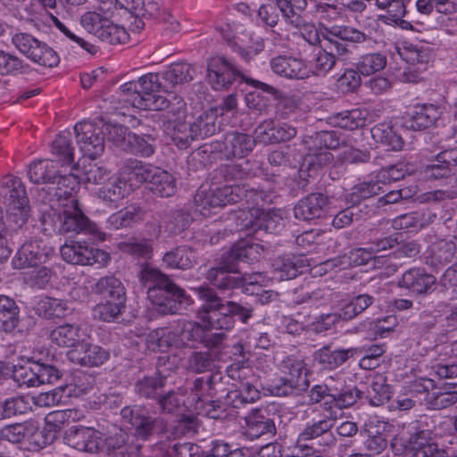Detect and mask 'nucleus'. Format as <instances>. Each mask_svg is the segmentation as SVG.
<instances>
[{
  "mask_svg": "<svg viewBox=\"0 0 457 457\" xmlns=\"http://www.w3.org/2000/svg\"><path fill=\"white\" fill-rule=\"evenodd\" d=\"M236 228L246 237H257L262 230L270 234L278 233L284 228V222L281 216L276 213H264L260 208H252L250 215L248 212H243L237 217Z\"/></svg>",
  "mask_w": 457,
  "mask_h": 457,
  "instance_id": "obj_15",
  "label": "nucleus"
},
{
  "mask_svg": "<svg viewBox=\"0 0 457 457\" xmlns=\"http://www.w3.org/2000/svg\"><path fill=\"white\" fill-rule=\"evenodd\" d=\"M47 260V252L42 242L31 240L24 243L12 258L15 269L37 268Z\"/></svg>",
  "mask_w": 457,
  "mask_h": 457,
  "instance_id": "obj_27",
  "label": "nucleus"
},
{
  "mask_svg": "<svg viewBox=\"0 0 457 457\" xmlns=\"http://www.w3.org/2000/svg\"><path fill=\"white\" fill-rule=\"evenodd\" d=\"M207 79L215 90L228 89L237 79H241L266 93L276 92V89L270 85L246 78L231 60L222 55L213 56L208 60Z\"/></svg>",
  "mask_w": 457,
  "mask_h": 457,
  "instance_id": "obj_4",
  "label": "nucleus"
},
{
  "mask_svg": "<svg viewBox=\"0 0 457 457\" xmlns=\"http://www.w3.org/2000/svg\"><path fill=\"white\" fill-rule=\"evenodd\" d=\"M386 262L383 257H376L372 249L368 247L353 249L348 254L324 262V266L327 270L328 268H336L339 265L357 267L371 262L374 268H380Z\"/></svg>",
  "mask_w": 457,
  "mask_h": 457,
  "instance_id": "obj_33",
  "label": "nucleus"
},
{
  "mask_svg": "<svg viewBox=\"0 0 457 457\" xmlns=\"http://www.w3.org/2000/svg\"><path fill=\"white\" fill-rule=\"evenodd\" d=\"M4 204L10 210L26 208L29 205V198L21 180L13 176H7L4 180Z\"/></svg>",
  "mask_w": 457,
  "mask_h": 457,
  "instance_id": "obj_39",
  "label": "nucleus"
},
{
  "mask_svg": "<svg viewBox=\"0 0 457 457\" xmlns=\"http://www.w3.org/2000/svg\"><path fill=\"white\" fill-rule=\"evenodd\" d=\"M285 377L273 380L269 391L276 396L298 395L309 387L307 370L300 358L290 355L286 357L281 363Z\"/></svg>",
  "mask_w": 457,
  "mask_h": 457,
  "instance_id": "obj_6",
  "label": "nucleus"
},
{
  "mask_svg": "<svg viewBox=\"0 0 457 457\" xmlns=\"http://www.w3.org/2000/svg\"><path fill=\"white\" fill-rule=\"evenodd\" d=\"M336 419L326 415L321 419H313L299 433L292 453L287 457H308L320 447L327 450L336 444V437L331 429Z\"/></svg>",
  "mask_w": 457,
  "mask_h": 457,
  "instance_id": "obj_3",
  "label": "nucleus"
},
{
  "mask_svg": "<svg viewBox=\"0 0 457 457\" xmlns=\"http://www.w3.org/2000/svg\"><path fill=\"white\" fill-rule=\"evenodd\" d=\"M260 398L259 390L250 382L241 381L229 390L225 397V403L232 408L239 409L247 403H253Z\"/></svg>",
  "mask_w": 457,
  "mask_h": 457,
  "instance_id": "obj_40",
  "label": "nucleus"
},
{
  "mask_svg": "<svg viewBox=\"0 0 457 457\" xmlns=\"http://www.w3.org/2000/svg\"><path fill=\"white\" fill-rule=\"evenodd\" d=\"M228 185L210 190L200 189L195 196L196 211L204 216L211 213V211L217 207L231 204Z\"/></svg>",
  "mask_w": 457,
  "mask_h": 457,
  "instance_id": "obj_26",
  "label": "nucleus"
},
{
  "mask_svg": "<svg viewBox=\"0 0 457 457\" xmlns=\"http://www.w3.org/2000/svg\"><path fill=\"white\" fill-rule=\"evenodd\" d=\"M72 389L69 386H57L54 389L32 396V402L38 407H52L66 403L71 395Z\"/></svg>",
  "mask_w": 457,
  "mask_h": 457,
  "instance_id": "obj_55",
  "label": "nucleus"
},
{
  "mask_svg": "<svg viewBox=\"0 0 457 457\" xmlns=\"http://www.w3.org/2000/svg\"><path fill=\"white\" fill-rule=\"evenodd\" d=\"M57 165L51 160H38L29 165L28 175L31 182L35 184L43 183L46 187L55 185L57 178Z\"/></svg>",
  "mask_w": 457,
  "mask_h": 457,
  "instance_id": "obj_41",
  "label": "nucleus"
},
{
  "mask_svg": "<svg viewBox=\"0 0 457 457\" xmlns=\"http://www.w3.org/2000/svg\"><path fill=\"white\" fill-rule=\"evenodd\" d=\"M436 282L435 276L428 273L425 269L412 268L402 275L397 286L414 295H425L430 292Z\"/></svg>",
  "mask_w": 457,
  "mask_h": 457,
  "instance_id": "obj_25",
  "label": "nucleus"
},
{
  "mask_svg": "<svg viewBox=\"0 0 457 457\" xmlns=\"http://www.w3.org/2000/svg\"><path fill=\"white\" fill-rule=\"evenodd\" d=\"M294 126L283 122L274 126L271 120H265L255 129L256 138L263 144H276L289 141L296 136Z\"/></svg>",
  "mask_w": 457,
  "mask_h": 457,
  "instance_id": "obj_34",
  "label": "nucleus"
},
{
  "mask_svg": "<svg viewBox=\"0 0 457 457\" xmlns=\"http://www.w3.org/2000/svg\"><path fill=\"white\" fill-rule=\"evenodd\" d=\"M123 8L119 0H97L95 11L85 12L80 19L81 26L101 41L110 45L124 44L129 34L124 28L114 24L111 17Z\"/></svg>",
  "mask_w": 457,
  "mask_h": 457,
  "instance_id": "obj_2",
  "label": "nucleus"
},
{
  "mask_svg": "<svg viewBox=\"0 0 457 457\" xmlns=\"http://www.w3.org/2000/svg\"><path fill=\"white\" fill-rule=\"evenodd\" d=\"M228 187L229 190L233 191L230 194L231 204L240 202H245V204H247V206H245L247 211L244 210L240 212L237 217L240 216L243 212H248L250 214L252 208H260L259 206L262 205L264 203L270 202V194L264 190H258L245 184L230 185ZM237 219V218H236V220Z\"/></svg>",
  "mask_w": 457,
  "mask_h": 457,
  "instance_id": "obj_29",
  "label": "nucleus"
},
{
  "mask_svg": "<svg viewBox=\"0 0 457 457\" xmlns=\"http://www.w3.org/2000/svg\"><path fill=\"white\" fill-rule=\"evenodd\" d=\"M12 43L28 59L41 66L52 68L60 62L59 55L53 48L31 34L16 32L12 37Z\"/></svg>",
  "mask_w": 457,
  "mask_h": 457,
  "instance_id": "obj_10",
  "label": "nucleus"
},
{
  "mask_svg": "<svg viewBox=\"0 0 457 457\" xmlns=\"http://www.w3.org/2000/svg\"><path fill=\"white\" fill-rule=\"evenodd\" d=\"M386 65V56L381 53H369L360 56L356 69L361 75L370 76L382 71Z\"/></svg>",
  "mask_w": 457,
  "mask_h": 457,
  "instance_id": "obj_63",
  "label": "nucleus"
},
{
  "mask_svg": "<svg viewBox=\"0 0 457 457\" xmlns=\"http://www.w3.org/2000/svg\"><path fill=\"white\" fill-rule=\"evenodd\" d=\"M306 144L308 152L303 166L306 165L310 172H315L333 160L328 150L337 148L340 142L335 131L322 130L312 136Z\"/></svg>",
  "mask_w": 457,
  "mask_h": 457,
  "instance_id": "obj_8",
  "label": "nucleus"
},
{
  "mask_svg": "<svg viewBox=\"0 0 457 457\" xmlns=\"http://www.w3.org/2000/svg\"><path fill=\"white\" fill-rule=\"evenodd\" d=\"M428 433L420 430L409 439V457H448L445 449L428 442Z\"/></svg>",
  "mask_w": 457,
  "mask_h": 457,
  "instance_id": "obj_37",
  "label": "nucleus"
},
{
  "mask_svg": "<svg viewBox=\"0 0 457 457\" xmlns=\"http://www.w3.org/2000/svg\"><path fill=\"white\" fill-rule=\"evenodd\" d=\"M80 327L75 324H64L52 330L50 338L53 344L61 347L76 348L82 341Z\"/></svg>",
  "mask_w": 457,
  "mask_h": 457,
  "instance_id": "obj_43",
  "label": "nucleus"
},
{
  "mask_svg": "<svg viewBox=\"0 0 457 457\" xmlns=\"http://www.w3.org/2000/svg\"><path fill=\"white\" fill-rule=\"evenodd\" d=\"M372 138L392 151H400L404 145L402 136L394 129V127L379 123L374 126L371 130Z\"/></svg>",
  "mask_w": 457,
  "mask_h": 457,
  "instance_id": "obj_46",
  "label": "nucleus"
},
{
  "mask_svg": "<svg viewBox=\"0 0 457 457\" xmlns=\"http://www.w3.org/2000/svg\"><path fill=\"white\" fill-rule=\"evenodd\" d=\"M328 204L327 195L321 193H312L302 198L295 205L293 212L295 219L312 220L320 218Z\"/></svg>",
  "mask_w": 457,
  "mask_h": 457,
  "instance_id": "obj_32",
  "label": "nucleus"
},
{
  "mask_svg": "<svg viewBox=\"0 0 457 457\" xmlns=\"http://www.w3.org/2000/svg\"><path fill=\"white\" fill-rule=\"evenodd\" d=\"M307 260L302 255L284 254L272 262L273 273L281 280L293 279L307 268Z\"/></svg>",
  "mask_w": 457,
  "mask_h": 457,
  "instance_id": "obj_36",
  "label": "nucleus"
},
{
  "mask_svg": "<svg viewBox=\"0 0 457 457\" xmlns=\"http://www.w3.org/2000/svg\"><path fill=\"white\" fill-rule=\"evenodd\" d=\"M452 152H442L436 155L432 164L426 167L427 177L441 179L451 174L453 167L457 166V159L450 157Z\"/></svg>",
  "mask_w": 457,
  "mask_h": 457,
  "instance_id": "obj_57",
  "label": "nucleus"
},
{
  "mask_svg": "<svg viewBox=\"0 0 457 457\" xmlns=\"http://www.w3.org/2000/svg\"><path fill=\"white\" fill-rule=\"evenodd\" d=\"M246 434L252 438H258L264 435L274 436L276 427L274 421L265 415L261 409H253L245 418Z\"/></svg>",
  "mask_w": 457,
  "mask_h": 457,
  "instance_id": "obj_38",
  "label": "nucleus"
},
{
  "mask_svg": "<svg viewBox=\"0 0 457 457\" xmlns=\"http://www.w3.org/2000/svg\"><path fill=\"white\" fill-rule=\"evenodd\" d=\"M95 290L105 300L126 301L125 287L114 276L101 278L96 284Z\"/></svg>",
  "mask_w": 457,
  "mask_h": 457,
  "instance_id": "obj_50",
  "label": "nucleus"
},
{
  "mask_svg": "<svg viewBox=\"0 0 457 457\" xmlns=\"http://www.w3.org/2000/svg\"><path fill=\"white\" fill-rule=\"evenodd\" d=\"M215 360L211 351H195L187 357L186 367L194 373H204L212 370Z\"/></svg>",
  "mask_w": 457,
  "mask_h": 457,
  "instance_id": "obj_60",
  "label": "nucleus"
},
{
  "mask_svg": "<svg viewBox=\"0 0 457 457\" xmlns=\"http://www.w3.org/2000/svg\"><path fill=\"white\" fill-rule=\"evenodd\" d=\"M253 308L249 304H243L235 301H225L221 312L215 314L213 320L215 322L212 328L219 330H229L236 324L235 318L246 324L253 317Z\"/></svg>",
  "mask_w": 457,
  "mask_h": 457,
  "instance_id": "obj_23",
  "label": "nucleus"
},
{
  "mask_svg": "<svg viewBox=\"0 0 457 457\" xmlns=\"http://www.w3.org/2000/svg\"><path fill=\"white\" fill-rule=\"evenodd\" d=\"M35 431V427L29 423H15L0 429V438L20 444L31 437Z\"/></svg>",
  "mask_w": 457,
  "mask_h": 457,
  "instance_id": "obj_61",
  "label": "nucleus"
},
{
  "mask_svg": "<svg viewBox=\"0 0 457 457\" xmlns=\"http://www.w3.org/2000/svg\"><path fill=\"white\" fill-rule=\"evenodd\" d=\"M77 184V177L70 173L61 175L57 173L55 185L42 187L37 196V200L44 205H49L50 209L61 206L62 203H67L69 198H76L73 195L74 186Z\"/></svg>",
  "mask_w": 457,
  "mask_h": 457,
  "instance_id": "obj_19",
  "label": "nucleus"
},
{
  "mask_svg": "<svg viewBox=\"0 0 457 457\" xmlns=\"http://www.w3.org/2000/svg\"><path fill=\"white\" fill-rule=\"evenodd\" d=\"M120 415L135 428V437L141 438L143 441H148L155 435L166 431L163 419L151 416L142 406H126L121 409Z\"/></svg>",
  "mask_w": 457,
  "mask_h": 457,
  "instance_id": "obj_13",
  "label": "nucleus"
},
{
  "mask_svg": "<svg viewBox=\"0 0 457 457\" xmlns=\"http://www.w3.org/2000/svg\"><path fill=\"white\" fill-rule=\"evenodd\" d=\"M64 443L81 452L98 453L104 447V436L98 430L87 427H71L63 436Z\"/></svg>",
  "mask_w": 457,
  "mask_h": 457,
  "instance_id": "obj_21",
  "label": "nucleus"
},
{
  "mask_svg": "<svg viewBox=\"0 0 457 457\" xmlns=\"http://www.w3.org/2000/svg\"><path fill=\"white\" fill-rule=\"evenodd\" d=\"M441 115L440 107L431 104H420L413 108L405 124L412 130H423L436 125Z\"/></svg>",
  "mask_w": 457,
  "mask_h": 457,
  "instance_id": "obj_35",
  "label": "nucleus"
},
{
  "mask_svg": "<svg viewBox=\"0 0 457 457\" xmlns=\"http://www.w3.org/2000/svg\"><path fill=\"white\" fill-rule=\"evenodd\" d=\"M195 71V68L187 62H175L163 72L162 78L172 85L183 84L193 80Z\"/></svg>",
  "mask_w": 457,
  "mask_h": 457,
  "instance_id": "obj_62",
  "label": "nucleus"
},
{
  "mask_svg": "<svg viewBox=\"0 0 457 457\" xmlns=\"http://www.w3.org/2000/svg\"><path fill=\"white\" fill-rule=\"evenodd\" d=\"M126 4L137 17L157 19L163 12L162 0H126Z\"/></svg>",
  "mask_w": 457,
  "mask_h": 457,
  "instance_id": "obj_54",
  "label": "nucleus"
},
{
  "mask_svg": "<svg viewBox=\"0 0 457 457\" xmlns=\"http://www.w3.org/2000/svg\"><path fill=\"white\" fill-rule=\"evenodd\" d=\"M346 57H339L336 54V50L333 46L327 45L324 49H321L316 54L314 60L313 73L317 76L324 75L331 71L337 61H346Z\"/></svg>",
  "mask_w": 457,
  "mask_h": 457,
  "instance_id": "obj_59",
  "label": "nucleus"
},
{
  "mask_svg": "<svg viewBox=\"0 0 457 457\" xmlns=\"http://www.w3.org/2000/svg\"><path fill=\"white\" fill-rule=\"evenodd\" d=\"M35 311L37 315L46 319L63 318L67 315L69 307L66 301L43 297L37 303Z\"/></svg>",
  "mask_w": 457,
  "mask_h": 457,
  "instance_id": "obj_53",
  "label": "nucleus"
},
{
  "mask_svg": "<svg viewBox=\"0 0 457 457\" xmlns=\"http://www.w3.org/2000/svg\"><path fill=\"white\" fill-rule=\"evenodd\" d=\"M436 218L434 213L428 217L420 211L411 212L408 213L401 214L392 220V227L395 229H420L424 228L429 222H433V219Z\"/></svg>",
  "mask_w": 457,
  "mask_h": 457,
  "instance_id": "obj_52",
  "label": "nucleus"
},
{
  "mask_svg": "<svg viewBox=\"0 0 457 457\" xmlns=\"http://www.w3.org/2000/svg\"><path fill=\"white\" fill-rule=\"evenodd\" d=\"M62 259L76 265H106L110 261V255L104 250L88 247L80 242L65 244L61 247Z\"/></svg>",
  "mask_w": 457,
  "mask_h": 457,
  "instance_id": "obj_20",
  "label": "nucleus"
},
{
  "mask_svg": "<svg viewBox=\"0 0 457 457\" xmlns=\"http://www.w3.org/2000/svg\"><path fill=\"white\" fill-rule=\"evenodd\" d=\"M12 43L28 59L41 66L52 68L60 62L59 55L53 48L31 34L16 32L12 37Z\"/></svg>",
  "mask_w": 457,
  "mask_h": 457,
  "instance_id": "obj_12",
  "label": "nucleus"
},
{
  "mask_svg": "<svg viewBox=\"0 0 457 457\" xmlns=\"http://www.w3.org/2000/svg\"><path fill=\"white\" fill-rule=\"evenodd\" d=\"M222 377L220 373H213L206 380L204 378H195L190 387L192 400L196 404L204 403V396H214L218 390L217 385L221 382Z\"/></svg>",
  "mask_w": 457,
  "mask_h": 457,
  "instance_id": "obj_48",
  "label": "nucleus"
},
{
  "mask_svg": "<svg viewBox=\"0 0 457 457\" xmlns=\"http://www.w3.org/2000/svg\"><path fill=\"white\" fill-rule=\"evenodd\" d=\"M399 54L406 62L401 79L408 83L421 81L432 59L431 48L424 44H410L400 49Z\"/></svg>",
  "mask_w": 457,
  "mask_h": 457,
  "instance_id": "obj_9",
  "label": "nucleus"
},
{
  "mask_svg": "<svg viewBox=\"0 0 457 457\" xmlns=\"http://www.w3.org/2000/svg\"><path fill=\"white\" fill-rule=\"evenodd\" d=\"M198 298L204 302L198 311V316L204 323H206L209 328H212L215 322L213 318L215 314L221 312L225 301L222 300L213 287L209 286H201L194 289Z\"/></svg>",
  "mask_w": 457,
  "mask_h": 457,
  "instance_id": "obj_28",
  "label": "nucleus"
},
{
  "mask_svg": "<svg viewBox=\"0 0 457 457\" xmlns=\"http://www.w3.org/2000/svg\"><path fill=\"white\" fill-rule=\"evenodd\" d=\"M30 410L29 403L25 396L16 395L0 400V420L25 414Z\"/></svg>",
  "mask_w": 457,
  "mask_h": 457,
  "instance_id": "obj_58",
  "label": "nucleus"
},
{
  "mask_svg": "<svg viewBox=\"0 0 457 457\" xmlns=\"http://www.w3.org/2000/svg\"><path fill=\"white\" fill-rule=\"evenodd\" d=\"M162 261L169 268L189 270L195 263V254L191 247L179 245L167 252L163 255Z\"/></svg>",
  "mask_w": 457,
  "mask_h": 457,
  "instance_id": "obj_45",
  "label": "nucleus"
},
{
  "mask_svg": "<svg viewBox=\"0 0 457 457\" xmlns=\"http://www.w3.org/2000/svg\"><path fill=\"white\" fill-rule=\"evenodd\" d=\"M70 361L84 367H99L110 358V353L104 347L83 340L76 348L67 352Z\"/></svg>",
  "mask_w": 457,
  "mask_h": 457,
  "instance_id": "obj_22",
  "label": "nucleus"
},
{
  "mask_svg": "<svg viewBox=\"0 0 457 457\" xmlns=\"http://www.w3.org/2000/svg\"><path fill=\"white\" fill-rule=\"evenodd\" d=\"M139 279L147 289V297L154 311L162 315H171L181 311L190 297L170 277L157 269L145 266L139 274Z\"/></svg>",
  "mask_w": 457,
  "mask_h": 457,
  "instance_id": "obj_1",
  "label": "nucleus"
},
{
  "mask_svg": "<svg viewBox=\"0 0 457 457\" xmlns=\"http://www.w3.org/2000/svg\"><path fill=\"white\" fill-rule=\"evenodd\" d=\"M67 203H62L54 210H60L59 219L61 234H83L92 240L104 241L105 233L99 230L83 212L77 198H69Z\"/></svg>",
  "mask_w": 457,
  "mask_h": 457,
  "instance_id": "obj_5",
  "label": "nucleus"
},
{
  "mask_svg": "<svg viewBox=\"0 0 457 457\" xmlns=\"http://www.w3.org/2000/svg\"><path fill=\"white\" fill-rule=\"evenodd\" d=\"M205 278L213 287L229 296L235 289L243 288L246 284L254 283L251 279V276L241 274L237 267H230L222 259L217 266L208 270Z\"/></svg>",
  "mask_w": 457,
  "mask_h": 457,
  "instance_id": "obj_16",
  "label": "nucleus"
},
{
  "mask_svg": "<svg viewBox=\"0 0 457 457\" xmlns=\"http://www.w3.org/2000/svg\"><path fill=\"white\" fill-rule=\"evenodd\" d=\"M257 138L251 135L231 131L226 134L222 141H215L209 145L211 153H219L223 158H244L250 154L255 147ZM208 150L205 149L204 152Z\"/></svg>",
  "mask_w": 457,
  "mask_h": 457,
  "instance_id": "obj_17",
  "label": "nucleus"
},
{
  "mask_svg": "<svg viewBox=\"0 0 457 457\" xmlns=\"http://www.w3.org/2000/svg\"><path fill=\"white\" fill-rule=\"evenodd\" d=\"M154 168L155 166L137 159H127L119 170L120 183H123L124 187L129 183L131 187H138L143 183H149Z\"/></svg>",
  "mask_w": 457,
  "mask_h": 457,
  "instance_id": "obj_24",
  "label": "nucleus"
},
{
  "mask_svg": "<svg viewBox=\"0 0 457 457\" xmlns=\"http://www.w3.org/2000/svg\"><path fill=\"white\" fill-rule=\"evenodd\" d=\"M429 399L427 407L431 410H443L457 403L455 385L445 384L439 387L435 386Z\"/></svg>",
  "mask_w": 457,
  "mask_h": 457,
  "instance_id": "obj_51",
  "label": "nucleus"
},
{
  "mask_svg": "<svg viewBox=\"0 0 457 457\" xmlns=\"http://www.w3.org/2000/svg\"><path fill=\"white\" fill-rule=\"evenodd\" d=\"M365 393L356 386H346L343 382L335 383L333 377L324 384L314 386L308 394L309 403H318L327 399L325 404H334L339 409L348 408L364 397Z\"/></svg>",
  "mask_w": 457,
  "mask_h": 457,
  "instance_id": "obj_7",
  "label": "nucleus"
},
{
  "mask_svg": "<svg viewBox=\"0 0 457 457\" xmlns=\"http://www.w3.org/2000/svg\"><path fill=\"white\" fill-rule=\"evenodd\" d=\"M12 43L28 59L41 66L52 68L60 62L59 55L53 48L31 34L16 32L12 37Z\"/></svg>",
  "mask_w": 457,
  "mask_h": 457,
  "instance_id": "obj_11",
  "label": "nucleus"
},
{
  "mask_svg": "<svg viewBox=\"0 0 457 457\" xmlns=\"http://www.w3.org/2000/svg\"><path fill=\"white\" fill-rule=\"evenodd\" d=\"M263 252V247L259 244H254L249 240H240L233 245V246L221 258L225 263L230 267H237L239 262H257Z\"/></svg>",
  "mask_w": 457,
  "mask_h": 457,
  "instance_id": "obj_31",
  "label": "nucleus"
},
{
  "mask_svg": "<svg viewBox=\"0 0 457 457\" xmlns=\"http://www.w3.org/2000/svg\"><path fill=\"white\" fill-rule=\"evenodd\" d=\"M375 298L368 294H361L344 303L339 309V315L344 320H351L373 304Z\"/></svg>",
  "mask_w": 457,
  "mask_h": 457,
  "instance_id": "obj_56",
  "label": "nucleus"
},
{
  "mask_svg": "<svg viewBox=\"0 0 457 457\" xmlns=\"http://www.w3.org/2000/svg\"><path fill=\"white\" fill-rule=\"evenodd\" d=\"M77 144L85 156L94 160L104 151V137L102 129L90 121L79 122L74 127Z\"/></svg>",
  "mask_w": 457,
  "mask_h": 457,
  "instance_id": "obj_18",
  "label": "nucleus"
},
{
  "mask_svg": "<svg viewBox=\"0 0 457 457\" xmlns=\"http://www.w3.org/2000/svg\"><path fill=\"white\" fill-rule=\"evenodd\" d=\"M149 189L161 197H170L176 192V179L167 170L155 167L149 180Z\"/></svg>",
  "mask_w": 457,
  "mask_h": 457,
  "instance_id": "obj_44",
  "label": "nucleus"
},
{
  "mask_svg": "<svg viewBox=\"0 0 457 457\" xmlns=\"http://www.w3.org/2000/svg\"><path fill=\"white\" fill-rule=\"evenodd\" d=\"M322 37L336 50L339 57L350 58L353 52L351 44H361L369 39V36L358 29L349 25L322 26Z\"/></svg>",
  "mask_w": 457,
  "mask_h": 457,
  "instance_id": "obj_14",
  "label": "nucleus"
},
{
  "mask_svg": "<svg viewBox=\"0 0 457 457\" xmlns=\"http://www.w3.org/2000/svg\"><path fill=\"white\" fill-rule=\"evenodd\" d=\"M356 352L354 348L331 350L329 346H324L315 353L314 358L324 368L334 370L343 365Z\"/></svg>",
  "mask_w": 457,
  "mask_h": 457,
  "instance_id": "obj_42",
  "label": "nucleus"
},
{
  "mask_svg": "<svg viewBox=\"0 0 457 457\" xmlns=\"http://www.w3.org/2000/svg\"><path fill=\"white\" fill-rule=\"evenodd\" d=\"M391 394L386 378L378 374L372 378L365 397L370 405L381 406L389 401Z\"/></svg>",
  "mask_w": 457,
  "mask_h": 457,
  "instance_id": "obj_49",
  "label": "nucleus"
},
{
  "mask_svg": "<svg viewBox=\"0 0 457 457\" xmlns=\"http://www.w3.org/2000/svg\"><path fill=\"white\" fill-rule=\"evenodd\" d=\"M165 378L160 375L145 376L134 384L135 393L141 398L158 400L163 392Z\"/></svg>",
  "mask_w": 457,
  "mask_h": 457,
  "instance_id": "obj_47",
  "label": "nucleus"
},
{
  "mask_svg": "<svg viewBox=\"0 0 457 457\" xmlns=\"http://www.w3.org/2000/svg\"><path fill=\"white\" fill-rule=\"evenodd\" d=\"M270 65L274 73L290 79H304L310 74L303 60L290 55H278L270 60Z\"/></svg>",
  "mask_w": 457,
  "mask_h": 457,
  "instance_id": "obj_30",
  "label": "nucleus"
},
{
  "mask_svg": "<svg viewBox=\"0 0 457 457\" xmlns=\"http://www.w3.org/2000/svg\"><path fill=\"white\" fill-rule=\"evenodd\" d=\"M52 154L56 162L62 165H69L74 162L73 147L71 146L69 134L62 133L53 141Z\"/></svg>",
  "mask_w": 457,
  "mask_h": 457,
  "instance_id": "obj_64",
  "label": "nucleus"
}]
</instances>
